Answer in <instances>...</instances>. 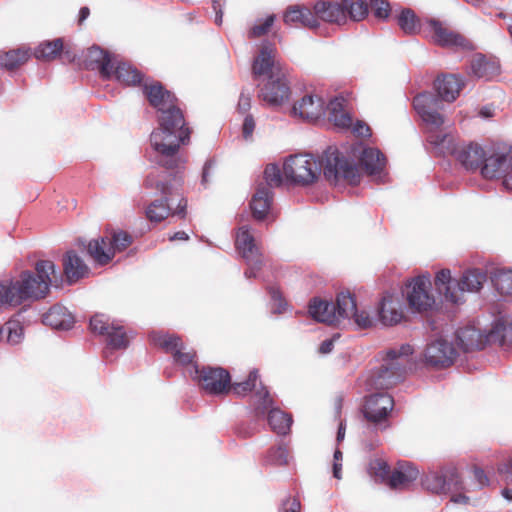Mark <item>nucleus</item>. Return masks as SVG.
Returning <instances> with one entry per match:
<instances>
[{"label": "nucleus", "mask_w": 512, "mask_h": 512, "mask_svg": "<svg viewBox=\"0 0 512 512\" xmlns=\"http://www.w3.org/2000/svg\"><path fill=\"white\" fill-rule=\"evenodd\" d=\"M153 341L156 345L164 348L173 354L174 360L185 366L186 372L191 378H196L199 374V368L194 361L195 353L192 350L186 351L181 339L175 335L154 334Z\"/></svg>", "instance_id": "9d476101"}, {"label": "nucleus", "mask_w": 512, "mask_h": 512, "mask_svg": "<svg viewBox=\"0 0 512 512\" xmlns=\"http://www.w3.org/2000/svg\"><path fill=\"white\" fill-rule=\"evenodd\" d=\"M353 309V297L350 293L342 292L337 296L336 304L326 300L313 299L309 305V313L313 319L327 324H336L346 319Z\"/></svg>", "instance_id": "0eeeda50"}, {"label": "nucleus", "mask_w": 512, "mask_h": 512, "mask_svg": "<svg viewBox=\"0 0 512 512\" xmlns=\"http://www.w3.org/2000/svg\"><path fill=\"white\" fill-rule=\"evenodd\" d=\"M447 475L440 473H431L425 478V486L428 490L441 494L450 492V501L456 504H469L470 498L464 493H456L459 488L460 482L455 473H450L449 479Z\"/></svg>", "instance_id": "f3484780"}, {"label": "nucleus", "mask_w": 512, "mask_h": 512, "mask_svg": "<svg viewBox=\"0 0 512 512\" xmlns=\"http://www.w3.org/2000/svg\"><path fill=\"white\" fill-rule=\"evenodd\" d=\"M85 63L89 69L99 70L103 77H112V60L109 54L101 48L91 47L87 52Z\"/></svg>", "instance_id": "cd10ccee"}, {"label": "nucleus", "mask_w": 512, "mask_h": 512, "mask_svg": "<svg viewBox=\"0 0 512 512\" xmlns=\"http://www.w3.org/2000/svg\"><path fill=\"white\" fill-rule=\"evenodd\" d=\"M377 313L379 323L384 326H393L404 318V308L397 295L387 294L378 303Z\"/></svg>", "instance_id": "412c9836"}, {"label": "nucleus", "mask_w": 512, "mask_h": 512, "mask_svg": "<svg viewBox=\"0 0 512 512\" xmlns=\"http://www.w3.org/2000/svg\"><path fill=\"white\" fill-rule=\"evenodd\" d=\"M112 325L104 314H96L90 320L92 331L101 335H106Z\"/></svg>", "instance_id": "6e6d98bb"}, {"label": "nucleus", "mask_w": 512, "mask_h": 512, "mask_svg": "<svg viewBox=\"0 0 512 512\" xmlns=\"http://www.w3.org/2000/svg\"><path fill=\"white\" fill-rule=\"evenodd\" d=\"M356 159L369 176L377 181L384 179L385 156L377 148L364 147L361 143L353 145L347 157L337 149H329L324 157V176L330 181L344 179L350 184L358 183L360 173L354 163Z\"/></svg>", "instance_id": "f257e3e1"}, {"label": "nucleus", "mask_w": 512, "mask_h": 512, "mask_svg": "<svg viewBox=\"0 0 512 512\" xmlns=\"http://www.w3.org/2000/svg\"><path fill=\"white\" fill-rule=\"evenodd\" d=\"M189 134L181 111L160 116L159 128L150 135V144L158 162L168 168H178L182 163L178 151L180 145L189 138Z\"/></svg>", "instance_id": "7ed1b4c3"}, {"label": "nucleus", "mask_w": 512, "mask_h": 512, "mask_svg": "<svg viewBox=\"0 0 512 512\" xmlns=\"http://www.w3.org/2000/svg\"><path fill=\"white\" fill-rule=\"evenodd\" d=\"M346 19L349 17L354 21L364 19L368 14V5L364 0H341Z\"/></svg>", "instance_id": "c03bdc74"}, {"label": "nucleus", "mask_w": 512, "mask_h": 512, "mask_svg": "<svg viewBox=\"0 0 512 512\" xmlns=\"http://www.w3.org/2000/svg\"><path fill=\"white\" fill-rule=\"evenodd\" d=\"M487 280V275L480 269L466 270L458 281L452 278L450 269H441L435 274L434 284L439 294L447 302L460 304L465 292H478Z\"/></svg>", "instance_id": "39448f33"}, {"label": "nucleus", "mask_w": 512, "mask_h": 512, "mask_svg": "<svg viewBox=\"0 0 512 512\" xmlns=\"http://www.w3.org/2000/svg\"><path fill=\"white\" fill-rule=\"evenodd\" d=\"M486 146L478 143L462 144L457 152L456 159L467 169L477 170L481 168L485 159Z\"/></svg>", "instance_id": "393cba45"}, {"label": "nucleus", "mask_w": 512, "mask_h": 512, "mask_svg": "<svg viewBox=\"0 0 512 512\" xmlns=\"http://www.w3.org/2000/svg\"><path fill=\"white\" fill-rule=\"evenodd\" d=\"M397 23L405 34L413 35L420 31L421 23L410 9L403 10L397 17Z\"/></svg>", "instance_id": "37998d69"}, {"label": "nucleus", "mask_w": 512, "mask_h": 512, "mask_svg": "<svg viewBox=\"0 0 512 512\" xmlns=\"http://www.w3.org/2000/svg\"><path fill=\"white\" fill-rule=\"evenodd\" d=\"M63 268L69 283H73L85 277L89 272L87 265L74 251H68L65 254Z\"/></svg>", "instance_id": "7c9ffc66"}, {"label": "nucleus", "mask_w": 512, "mask_h": 512, "mask_svg": "<svg viewBox=\"0 0 512 512\" xmlns=\"http://www.w3.org/2000/svg\"><path fill=\"white\" fill-rule=\"evenodd\" d=\"M393 405L394 402L390 395L386 393L373 394L365 402L364 415L371 422H380L386 419Z\"/></svg>", "instance_id": "5701e85b"}, {"label": "nucleus", "mask_w": 512, "mask_h": 512, "mask_svg": "<svg viewBox=\"0 0 512 512\" xmlns=\"http://www.w3.org/2000/svg\"><path fill=\"white\" fill-rule=\"evenodd\" d=\"M346 319H353L354 323L359 328H371L379 323V317L377 313V307H367L356 305L355 299L353 298V309L349 311Z\"/></svg>", "instance_id": "c756f323"}, {"label": "nucleus", "mask_w": 512, "mask_h": 512, "mask_svg": "<svg viewBox=\"0 0 512 512\" xmlns=\"http://www.w3.org/2000/svg\"><path fill=\"white\" fill-rule=\"evenodd\" d=\"M36 275L23 272L18 279L0 282V308L15 307L29 299L44 297L56 279V267L49 260L37 262Z\"/></svg>", "instance_id": "f03ea898"}, {"label": "nucleus", "mask_w": 512, "mask_h": 512, "mask_svg": "<svg viewBox=\"0 0 512 512\" xmlns=\"http://www.w3.org/2000/svg\"><path fill=\"white\" fill-rule=\"evenodd\" d=\"M272 202V194L269 188L259 187L252 197L250 207L253 217L262 221L269 216L270 207Z\"/></svg>", "instance_id": "c9c22d12"}, {"label": "nucleus", "mask_w": 512, "mask_h": 512, "mask_svg": "<svg viewBox=\"0 0 512 512\" xmlns=\"http://www.w3.org/2000/svg\"><path fill=\"white\" fill-rule=\"evenodd\" d=\"M428 127L430 131L427 136V140L438 151V153L443 155L450 154L456 157L457 152L461 148L457 137L452 133L437 132L434 131L437 128H431V126Z\"/></svg>", "instance_id": "bb28decb"}, {"label": "nucleus", "mask_w": 512, "mask_h": 512, "mask_svg": "<svg viewBox=\"0 0 512 512\" xmlns=\"http://www.w3.org/2000/svg\"><path fill=\"white\" fill-rule=\"evenodd\" d=\"M456 340L457 345L465 351L481 349L485 345L484 334L472 326L457 330Z\"/></svg>", "instance_id": "f704fd0d"}, {"label": "nucleus", "mask_w": 512, "mask_h": 512, "mask_svg": "<svg viewBox=\"0 0 512 512\" xmlns=\"http://www.w3.org/2000/svg\"><path fill=\"white\" fill-rule=\"evenodd\" d=\"M264 178L270 187H278L283 183L285 176L283 169L281 170L277 164L271 163L265 168Z\"/></svg>", "instance_id": "603ef678"}, {"label": "nucleus", "mask_w": 512, "mask_h": 512, "mask_svg": "<svg viewBox=\"0 0 512 512\" xmlns=\"http://www.w3.org/2000/svg\"><path fill=\"white\" fill-rule=\"evenodd\" d=\"M258 378L257 370H253L249 374L247 381L235 383L231 386L233 392L238 396H244L255 387L256 380Z\"/></svg>", "instance_id": "5fc2aeb1"}, {"label": "nucleus", "mask_w": 512, "mask_h": 512, "mask_svg": "<svg viewBox=\"0 0 512 512\" xmlns=\"http://www.w3.org/2000/svg\"><path fill=\"white\" fill-rule=\"evenodd\" d=\"M326 115L336 127L341 129L350 128L352 118L344 109V99L334 98L326 103Z\"/></svg>", "instance_id": "2f4dec72"}, {"label": "nucleus", "mask_w": 512, "mask_h": 512, "mask_svg": "<svg viewBox=\"0 0 512 512\" xmlns=\"http://www.w3.org/2000/svg\"><path fill=\"white\" fill-rule=\"evenodd\" d=\"M470 73L478 79L489 80L500 73V65L495 60H488L482 55H477L471 61Z\"/></svg>", "instance_id": "e433bc0d"}, {"label": "nucleus", "mask_w": 512, "mask_h": 512, "mask_svg": "<svg viewBox=\"0 0 512 512\" xmlns=\"http://www.w3.org/2000/svg\"><path fill=\"white\" fill-rule=\"evenodd\" d=\"M23 339V327L17 320H9L0 328V340L16 345Z\"/></svg>", "instance_id": "79ce46f5"}, {"label": "nucleus", "mask_w": 512, "mask_h": 512, "mask_svg": "<svg viewBox=\"0 0 512 512\" xmlns=\"http://www.w3.org/2000/svg\"><path fill=\"white\" fill-rule=\"evenodd\" d=\"M144 92L150 104L161 112V116L172 115L174 112L180 111L175 106L174 96L164 90L160 83L145 84Z\"/></svg>", "instance_id": "4be33fe9"}, {"label": "nucleus", "mask_w": 512, "mask_h": 512, "mask_svg": "<svg viewBox=\"0 0 512 512\" xmlns=\"http://www.w3.org/2000/svg\"><path fill=\"white\" fill-rule=\"evenodd\" d=\"M257 414H264L268 411V422L271 428L278 434H286L291 426L292 418L277 408H272L273 400L268 392L262 388L254 395Z\"/></svg>", "instance_id": "ddd939ff"}, {"label": "nucleus", "mask_w": 512, "mask_h": 512, "mask_svg": "<svg viewBox=\"0 0 512 512\" xmlns=\"http://www.w3.org/2000/svg\"><path fill=\"white\" fill-rule=\"evenodd\" d=\"M63 43L61 39H55L53 41L41 43L34 52V55L37 59L40 60H52L54 59L62 50Z\"/></svg>", "instance_id": "49530a36"}, {"label": "nucleus", "mask_w": 512, "mask_h": 512, "mask_svg": "<svg viewBox=\"0 0 512 512\" xmlns=\"http://www.w3.org/2000/svg\"><path fill=\"white\" fill-rule=\"evenodd\" d=\"M432 282L429 273H423L407 280L404 295L412 311L426 312L436 304L432 293Z\"/></svg>", "instance_id": "6e6552de"}, {"label": "nucleus", "mask_w": 512, "mask_h": 512, "mask_svg": "<svg viewBox=\"0 0 512 512\" xmlns=\"http://www.w3.org/2000/svg\"><path fill=\"white\" fill-rule=\"evenodd\" d=\"M271 300H272L271 309L274 313H282L286 309V303L282 299L279 292L272 290L271 291Z\"/></svg>", "instance_id": "052dcab7"}, {"label": "nucleus", "mask_w": 512, "mask_h": 512, "mask_svg": "<svg viewBox=\"0 0 512 512\" xmlns=\"http://www.w3.org/2000/svg\"><path fill=\"white\" fill-rule=\"evenodd\" d=\"M276 48L273 44L265 43L253 62L255 76H270L272 73L282 72L279 61L276 60Z\"/></svg>", "instance_id": "b1692460"}, {"label": "nucleus", "mask_w": 512, "mask_h": 512, "mask_svg": "<svg viewBox=\"0 0 512 512\" xmlns=\"http://www.w3.org/2000/svg\"><path fill=\"white\" fill-rule=\"evenodd\" d=\"M456 357L453 345L444 338H438L429 343L424 352L425 362L433 367L450 366Z\"/></svg>", "instance_id": "aec40b11"}, {"label": "nucleus", "mask_w": 512, "mask_h": 512, "mask_svg": "<svg viewBox=\"0 0 512 512\" xmlns=\"http://www.w3.org/2000/svg\"><path fill=\"white\" fill-rule=\"evenodd\" d=\"M254 128H255L254 119L252 118L251 115H246L244 118L243 128H242L243 137L245 139L250 138L253 134Z\"/></svg>", "instance_id": "e2e57ef3"}, {"label": "nucleus", "mask_w": 512, "mask_h": 512, "mask_svg": "<svg viewBox=\"0 0 512 512\" xmlns=\"http://www.w3.org/2000/svg\"><path fill=\"white\" fill-rule=\"evenodd\" d=\"M326 115L336 127L341 129L350 128L352 118L344 109V99L334 98L326 103Z\"/></svg>", "instance_id": "473e14b6"}, {"label": "nucleus", "mask_w": 512, "mask_h": 512, "mask_svg": "<svg viewBox=\"0 0 512 512\" xmlns=\"http://www.w3.org/2000/svg\"><path fill=\"white\" fill-rule=\"evenodd\" d=\"M418 470L411 464H400L390 477V485L396 489H403L409 486L418 478Z\"/></svg>", "instance_id": "ea45409f"}, {"label": "nucleus", "mask_w": 512, "mask_h": 512, "mask_svg": "<svg viewBox=\"0 0 512 512\" xmlns=\"http://www.w3.org/2000/svg\"><path fill=\"white\" fill-rule=\"evenodd\" d=\"M285 180L298 184L309 185L320 175V166L310 155H294L283 163Z\"/></svg>", "instance_id": "1a4fd4ad"}, {"label": "nucleus", "mask_w": 512, "mask_h": 512, "mask_svg": "<svg viewBox=\"0 0 512 512\" xmlns=\"http://www.w3.org/2000/svg\"><path fill=\"white\" fill-rule=\"evenodd\" d=\"M275 15L269 14L265 17L258 18L248 32L249 38H258L266 35L272 28L275 22Z\"/></svg>", "instance_id": "de8ad7c7"}, {"label": "nucleus", "mask_w": 512, "mask_h": 512, "mask_svg": "<svg viewBox=\"0 0 512 512\" xmlns=\"http://www.w3.org/2000/svg\"><path fill=\"white\" fill-rule=\"evenodd\" d=\"M290 88L283 72L272 73L261 86L259 97L268 105L278 106L289 99Z\"/></svg>", "instance_id": "a211bd4d"}, {"label": "nucleus", "mask_w": 512, "mask_h": 512, "mask_svg": "<svg viewBox=\"0 0 512 512\" xmlns=\"http://www.w3.org/2000/svg\"><path fill=\"white\" fill-rule=\"evenodd\" d=\"M43 323L54 329L68 330L74 324V317L67 308L54 306L43 315Z\"/></svg>", "instance_id": "c85d7f7f"}, {"label": "nucleus", "mask_w": 512, "mask_h": 512, "mask_svg": "<svg viewBox=\"0 0 512 512\" xmlns=\"http://www.w3.org/2000/svg\"><path fill=\"white\" fill-rule=\"evenodd\" d=\"M112 76L125 85H136L142 80L141 73L127 63H119L115 68L112 65Z\"/></svg>", "instance_id": "a19ab883"}, {"label": "nucleus", "mask_w": 512, "mask_h": 512, "mask_svg": "<svg viewBox=\"0 0 512 512\" xmlns=\"http://www.w3.org/2000/svg\"><path fill=\"white\" fill-rule=\"evenodd\" d=\"M108 345L114 349L125 348L128 344V339L121 326L112 325L106 334Z\"/></svg>", "instance_id": "3c124183"}, {"label": "nucleus", "mask_w": 512, "mask_h": 512, "mask_svg": "<svg viewBox=\"0 0 512 512\" xmlns=\"http://www.w3.org/2000/svg\"><path fill=\"white\" fill-rule=\"evenodd\" d=\"M503 185L506 189L512 190V156L510 157L507 172L503 173Z\"/></svg>", "instance_id": "774afa93"}, {"label": "nucleus", "mask_w": 512, "mask_h": 512, "mask_svg": "<svg viewBox=\"0 0 512 512\" xmlns=\"http://www.w3.org/2000/svg\"><path fill=\"white\" fill-rule=\"evenodd\" d=\"M271 460L278 465H285L289 462V452L285 447H278L274 451H272Z\"/></svg>", "instance_id": "bf43d9fd"}, {"label": "nucleus", "mask_w": 512, "mask_h": 512, "mask_svg": "<svg viewBox=\"0 0 512 512\" xmlns=\"http://www.w3.org/2000/svg\"><path fill=\"white\" fill-rule=\"evenodd\" d=\"M489 485V479L485 472L478 467H475L471 472V482L465 485L464 487L459 485V488L463 489L465 493H468L472 490L482 489Z\"/></svg>", "instance_id": "8fccbe9b"}, {"label": "nucleus", "mask_w": 512, "mask_h": 512, "mask_svg": "<svg viewBox=\"0 0 512 512\" xmlns=\"http://www.w3.org/2000/svg\"><path fill=\"white\" fill-rule=\"evenodd\" d=\"M429 29L432 41L443 47H452L460 50H473V43L458 32L452 31L443 26L435 19L425 21Z\"/></svg>", "instance_id": "2eb2a0df"}, {"label": "nucleus", "mask_w": 512, "mask_h": 512, "mask_svg": "<svg viewBox=\"0 0 512 512\" xmlns=\"http://www.w3.org/2000/svg\"><path fill=\"white\" fill-rule=\"evenodd\" d=\"M498 471L503 481L508 482L512 480V459L508 463L501 465Z\"/></svg>", "instance_id": "338daca9"}, {"label": "nucleus", "mask_w": 512, "mask_h": 512, "mask_svg": "<svg viewBox=\"0 0 512 512\" xmlns=\"http://www.w3.org/2000/svg\"><path fill=\"white\" fill-rule=\"evenodd\" d=\"M370 470L377 477L383 479L389 474V466L385 461L375 460L370 463Z\"/></svg>", "instance_id": "13d9d810"}, {"label": "nucleus", "mask_w": 512, "mask_h": 512, "mask_svg": "<svg viewBox=\"0 0 512 512\" xmlns=\"http://www.w3.org/2000/svg\"><path fill=\"white\" fill-rule=\"evenodd\" d=\"M465 85L464 79L455 74L443 75L434 82L438 97L431 93H421L413 100V106L423 122L431 128H439L444 122V116L439 112L441 102H454Z\"/></svg>", "instance_id": "20e7f679"}, {"label": "nucleus", "mask_w": 512, "mask_h": 512, "mask_svg": "<svg viewBox=\"0 0 512 512\" xmlns=\"http://www.w3.org/2000/svg\"><path fill=\"white\" fill-rule=\"evenodd\" d=\"M485 343H498L503 345L507 340H512V321L499 318L494 321L491 329L484 334Z\"/></svg>", "instance_id": "58836bf2"}, {"label": "nucleus", "mask_w": 512, "mask_h": 512, "mask_svg": "<svg viewBox=\"0 0 512 512\" xmlns=\"http://www.w3.org/2000/svg\"><path fill=\"white\" fill-rule=\"evenodd\" d=\"M314 15L317 19L319 18L326 22L339 25L346 23V13L343 10L342 1H317L314 5Z\"/></svg>", "instance_id": "a878e982"}, {"label": "nucleus", "mask_w": 512, "mask_h": 512, "mask_svg": "<svg viewBox=\"0 0 512 512\" xmlns=\"http://www.w3.org/2000/svg\"><path fill=\"white\" fill-rule=\"evenodd\" d=\"M341 469H342V452L339 449H336L334 452V464H333V476L336 479H341Z\"/></svg>", "instance_id": "0e129e2a"}, {"label": "nucleus", "mask_w": 512, "mask_h": 512, "mask_svg": "<svg viewBox=\"0 0 512 512\" xmlns=\"http://www.w3.org/2000/svg\"><path fill=\"white\" fill-rule=\"evenodd\" d=\"M108 239L111 240L109 246L113 248L114 255L126 249L132 242L131 236L122 231L114 233L112 237H108Z\"/></svg>", "instance_id": "864d4df0"}, {"label": "nucleus", "mask_w": 512, "mask_h": 512, "mask_svg": "<svg viewBox=\"0 0 512 512\" xmlns=\"http://www.w3.org/2000/svg\"><path fill=\"white\" fill-rule=\"evenodd\" d=\"M108 237H100L88 243L87 251L92 259L99 265H105L114 258V250L109 245Z\"/></svg>", "instance_id": "72a5a7b5"}, {"label": "nucleus", "mask_w": 512, "mask_h": 512, "mask_svg": "<svg viewBox=\"0 0 512 512\" xmlns=\"http://www.w3.org/2000/svg\"><path fill=\"white\" fill-rule=\"evenodd\" d=\"M236 248L247 262L248 269L245 272L246 277H256L257 272L262 266V255L259 252L249 226L244 225L238 229L236 234Z\"/></svg>", "instance_id": "f8f14e48"}, {"label": "nucleus", "mask_w": 512, "mask_h": 512, "mask_svg": "<svg viewBox=\"0 0 512 512\" xmlns=\"http://www.w3.org/2000/svg\"><path fill=\"white\" fill-rule=\"evenodd\" d=\"M512 154L507 148L499 145H486L485 159L482 162L480 172L487 179L502 178L507 172Z\"/></svg>", "instance_id": "4468645a"}, {"label": "nucleus", "mask_w": 512, "mask_h": 512, "mask_svg": "<svg viewBox=\"0 0 512 512\" xmlns=\"http://www.w3.org/2000/svg\"><path fill=\"white\" fill-rule=\"evenodd\" d=\"M156 187L163 194L169 195V197L165 199V203L157 200L149 205L146 210L147 217L151 221L160 222L169 214L184 216L187 205L186 200L180 194L172 193L163 183L157 184Z\"/></svg>", "instance_id": "9b49d317"}, {"label": "nucleus", "mask_w": 512, "mask_h": 512, "mask_svg": "<svg viewBox=\"0 0 512 512\" xmlns=\"http://www.w3.org/2000/svg\"><path fill=\"white\" fill-rule=\"evenodd\" d=\"M209 394H222L230 388V375L222 368L199 369L196 378H192Z\"/></svg>", "instance_id": "6ab92c4d"}, {"label": "nucleus", "mask_w": 512, "mask_h": 512, "mask_svg": "<svg viewBox=\"0 0 512 512\" xmlns=\"http://www.w3.org/2000/svg\"><path fill=\"white\" fill-rule=\"evenodd\" d=\"M301 504L296 498H288L282 504V512H300Z\"/></svg>", "instance_id": "69168bd1"}, {"label": "nucleus", "mask_w": 512, "mask_h": 512, "mask_svg": "<svg viewBox=\"0 0 512 512\" xmlns=\"http://www.w3.org/2000/svg\"><path fill=\"white\" fill-rule=\"evenodd\" d=\"M290 113L295 118L314 122L326 116V101L316 93H307L294 102Z\"/></svg>", "instance_id": "dca6fc26"}, {"label": "nucleus", "mask_w": 512, "mask_h": 512, "mask_svg": "<svg viewBox=\"0 0 512 512\" xmlns=\"http://www.w3.org/2000/svg\"><path fill=\"white\" fill-rule=\"evenodd\" d=\"M284 22L289 25H302L309 28L318 26L314 13L307 7H291L284 14Z\"/></svg>", "instance_id": "4c0bfd02"}, {"label": "nucleus", "mask_w": 512, "mask_h": 512, "mask_svg": "<svg viewBox=\"0 0 512 512\" xmlns=\"http://www.w3.org/2000/svg\"><path fill=\"white\" fill-rule=\"evenodd\" d=\"M412 354L410 345H403L400 349H392L386 353L378 369L368 377V385L376 389H387L402 377L408 357Z\"/></svg>", "instance_id": "423d86ee"}, {"label": "nucleus", "mask_w": 512, "mask_h": 512, "mask_svg": "<svg viewBox=\"0 0 512 512\" xmlns=\"http://www.w3.org/2000/svg\"><path fill=\"white\" fill-rule=\"evenodd\" d=\"M493 281L500 293L512 294V268L496 271Z\"/></svg>", "instance_id": "09e8293b"}, {"label": "nucleus", "mask_w": 512, "mask_h": 512, "mask_svg": "<svg viewBox=\"0 0 512 512\" xmlns=\"http://www.w3.org/2000/svg\"><path fill=\"white\" fill-rule=\"evenodd\" d=\"M352 132L359 137H369L371 135L369 126L361 121L351 124Z\"/></svg>", "instance_id": "680f3d73"}, {"label": "nucleus", "mask_w": 512, "mask_h": 512, "mask_svg": "<svg viewBox=\"0 0 512 512\" xmlns=\"http://www.w3.org/2000/svg\"><path fill=\"white\" fill-rule=\"evenodd\" d=\"M371 9L375 17L385 19L390 13L389 3L385 0H371Z\"/></svg>", "instance_id": "4d7b16f0"}, {"label": "nucleus", "mask_w": 512, "mask_h": 512, "mask_svg": "<svg viewBox=\"0 0 512 512\" xmlns=\"http://www.w3.org/2000/svg\"><path fill=\"white\" fill-rule=\"evenodd\" d=\"M29 58V53L24 49H15L8 52L0 53V66L13 69L25 63Z\"/></svg>", "instance_id": "a18cd8bd"}]
</instances>
